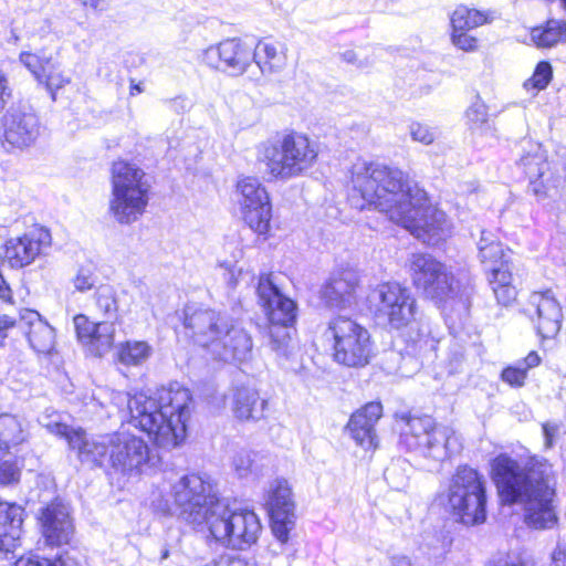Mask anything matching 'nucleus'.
<instances>
[{"label": "nucleus", "instance_id": "bb28decb", "mask_svg": "<svg viewBox=\"0 0 566 566\" xmlns=\"http://www.w3.org/2000/svg\"><path fill=\"white\" fill-rule=\"evenodd\" d=\"M39 422L50 433L66 440L69 448L76 452L81 460V452L84 450L88 434L81 427H71L62 421L61 415L55 411H44L39 417Z\"/></svg>", "mask_w": 566, "mask_h": 566}, {"label": "nucleus", "instance_id": "37998d69", "mask_svg": "<svg viewBox=\"0 0 566 566\" xmlns=\"http://www.w3.org/2000/svg\"><path fill=\"white\" fill-rule=\"evenodd\" d=\"M51 57H40L30 52H22L20 54L21 63L34 75L39 81H43V72L50 67Z\"/></svg>", "mask_w": 566, "mask_h": 566}, {"label": "nucleus", "instance_id": "ddd939ff", "mask_svg": "<svg viewBox=\"0 0 566 566\" xmlns=\"http://www.w3.org/2000/svg\"><path fill=\"white\" fill-rule=\"evenodd\" d=\"M479 258L488 272L489 284L499 304L509 306L517 296L513 284L512 252L505 250L502 243L490 231H481L478 242Z\"/></svg>", "mask_w": 566, "mask_h": 566}, {"label": "nucleus", "instance_id": "423d86ee", "mask_svg": "<svg viewBox=\"0 0 566 566\" xmlns=\"http://www.w3.org/2000/svg\"><path fill=\"white\" fill-rule=\"evenodd\" d=\"M108 213L119 224L136 222L146 211L150 184L136 164L118 160L111 170Z\"/></svg>", "mask_w": 566, "mask_h": 566}, {"label": "nucleus", "instance_id": "8fccbe9b", "mask_svg": "<svg viewBox=\"0 0 566 566\" xmlns=\"http://www.w3.org/2000/svg\"><path fill=\"white\" fill-rule=\"evenodd\" d=\"M409 133L412 140L423 145H430L436 139L434 129L418 122H413L409 125Z\"/></svg>", "mask_w": 566, "mask_h": 566}, {"label": "nucleus", "instance_id": "f704fd0d", "mask_svg": "<svg viewBox=\"0 0 566 566\" xmlns=\"http://www.w3.org/2000/svg\"><path fill=\"white\" fill-rule=\"evenodd\" d=\"M541 357L536 352H531L524 359L517 360L502 370L501 379L511 387H523L530 369L538 366Z\"/></svg>", "mask_w": 566, "mask_h": 566}, {"label": "nucleus", "instance_id": "6e6d98bb", "mask_svg": "<svg viewBox=\"0 0 566 566\" xmlns=\"http://www.w3.org/2000/svg\"><path fill=\"white\" fill-rule=\"evenodd\" d=\"M94 285V277L90 270L80 269L75 279L74 286L77 291L84 292L92 289Z\"/></svg>", "mask_w": 566, "mask_h": 566}, {"label": "nucleus", "instance_id": "79ce46f5", "mask_svg": "<svg viewBox=\"0 0 566 566\" xmlns=\"http://www.w3.org/2000/svg\"><path fill=\"white\" fill-rule=\"evenodd\" d=\"M253 457L255 454L248 450H240L233 454L231 468L239 478H247L255 471Z\"/></svg>", "mask_w": 566, "mask_h": 566}, {"label": "nucleus", "instance_id": "6e6552de", "mask_svg": "<svg viewBox=\"0 0 566 566\" xmlns=\"http://www.w3.org/2000/svg\"><path fill=\"white\" fill-rule=\"evenodd\" d=\"M409 271L413 286L436 304L458 306L463 313L470 308V297L460 291L450 269L429 253H413L409 259Z\"/></svg>", "mask_w": 566, "mask_h": 566}, {"label": "nucleus", "instance_id": "13d9d810", "mask_svg": "<svg viewBox=\"0 0 566 566\" xmlns=\"http://www.w3.org/2000/svg\"><path fill=\"white\" fill-rule=\"evenodd\" d=\"M552 566H566V542L558 539L551 554Z\"/></svg>", "mask_w": 566, "mask_h": 566}, {"label": "nucleus", "instance_id": "4be33fe9", "mask_svg": "<svg viewBox=\"0 0 566 566\" xmlns=\"http://www.w3.org/2000/svg\"><path fill=\"white\" fill-rule=\"evenodd\" d=\"M359 282L356 270L350 268L336 270L322 287L321 297L328 307H350L357 301Z\"/></svg>", "mask_w": 566, "mask_h": 566}, {"label": "nucleus", "instance_id": "1a4fd4ad", "mask_svg": "<svg viewBox=\"0 0 566 566\" xmlns=\"http://www.w3.org/2000/svg\"><path fill=\"white\" fill-rule=\"evenodd\" d=\"M318 151L315 140L292 130L264 147L263 161L273 178L289 180L307 172L316 164Z\"/></svg>", "mask_w": 566, "mask_h": 566}, {"label": "nucleus", "instance_id": "a211bd4d", "mask_svg": "<svg viewBox=\"0 0 566 566\" xmlns=\"http://www.w3.org/2000/svg\"><path fill=\"white\" fill-rule=\"evenodd\" d=\"M201 59L211 69L230 76H240L253 62L252 45L238 38L227 39L206 49Z\"/></svg>", "mask_w": 566, "mask_h": 566}, {"label": "nucleus", "instance_id": "7ed1b4c3", "mask_svg": "<svg viewBox=\"0 0 566 566\" xmlns=\"http://www.w3.org/2000/svg\"><path fill=\"white\" fill-rule=\"evenodd\" d=\"M117 398L127 403L129 423L145 432L157 447L172 449L184 441L192 403L188 388L171 382L154 396L118 394Z\"/></svg>", "mask_w": 566, "mask_h": 566}, {"label": "nucleus", "instance_id": "473e14b6", "mask_svg": "<svg viewBox=\"0 0 566 566\" xmlns=\"http://www.w3.org/2000/svg\"><path fill=\"white\" fill-rule=\"evenodd\" d=\"M494 11H480L465 6L457 7L450 15L451 29L472 30L494 20Z\"/></svg>", "mask_w": 566, "mask_h": 566}, {"label": "nucleus", "instance_id": "f8f14e48", "mask_svg": "<svg viewBox=\"0 0 566 566\" xmlns=\"http://www.w3.org/2000/svg\"><path fill=\"white\" fill-rule=\"evenodd\" d=\"M256 293L270 324L271 348L277 355L289 357L292 353L291 327L297 318V305L280 291L270 275L260 276Z\"/></svg>", "mask_w": 566, "mask_h": 566}, {"label": "nucleus", "instance_id": "de8ad7c7", "mask_svg": "<svg viewBox=\"0 0 566 566\" xmlns=\"http://www.w3.org/2000/svg\"><path fill=\"white\" fill-rule=\"evenodd\" d=\"M271 527L274 536L282 543L285 544L289 541V533L294 525V516H285L276 518L270 516Z\"/></svg>", "mask_w": 566, "mask_h": 566}, {"label": "nucleus", "instance_id": "e2e57ef3", "mask_svg": "<svg viewBox=\"0 0 566 566\" xmlns=\"http://www.w3.org/2000/svg\"><path fill=\"white\" fill-rule=\"evenodd\" d=\"M84 7L95 11H104L107 7L106 0H81Z\"/></svg>", "mask_w": 566, "mask_h": 566}, {"label": "nucleus", "instance_id": "c9c22d12", "mask_svg": "<svg viewBox=\"0 0 566 566\" xmlns=\"http://www.w3.org/2000/svg\"><path fill=\"white\" fill-rule=\"evenodd\" d=\"M153 354V348L147 342L127 340L119 345L117 356L119 363L126 366H139Z\"/></svg>", "mask_w": 566, "mask_h": 566}, {"label": "nucleus", "instance_id": "6ab92c4d", "mask_svg": "<svg viewBox=\"0 0 566 566\" xmlns=\"http://www.w3.org/2000/svg\"><path fill=\"white\" fill-rule=\"evenodd\" d=\"M51 244L50 231L35 228L22 235L9 238L3 245L2 260L11 269H23L45 254Z\"/></svg>", "mask_w": 566, "mask_h": 566}, {"label": "nucleus", "instance_id": "72a5a7b5", "mask_svg": "<svg viewBox=\"0 0 566 566\" xmlns=\"http://www.w3.org/2000/svg\"><path fill=\"white\" fill-rule=\"evenodd\" d=\"M531 38L538 48H552L564 43L566 42V22L548 20L544 27L534 28Z\"/></svg>", "mask_w": 566, "mask_h": 566}, {"label": "nucleus", "instance_id": "0eeeda50", "mask_svg": "<svg viewBox=\"0 0 566 566\" xmlns=\"http://www.w3.org/2000/svg\"><path fill=\"white\" fill-rule=\"evenodd\" d=\"M397 426L400 443L424 458L443 462L462 450L459 434L451 427L437 424L430 416L402 415Z\"/></svg>", "mask_w": 566, "mask_h": 566}, {"label": "nucleus", "instance_id": "2eb2a0df", "mask_svg": "<svg viewBox=\"0 0 566 566\" xmlns=\"http://www.w3.org/2000/svg\"><path fill=\"white\" fill-rule=\"evenodd\" d=\"M367 301L375 317L391 328H403L416 319L417 300L408 287L397 282L378 284Z\"/></svg>", "mask_w": 566, "mask_h": 566}, {"label": "nucleus", "instance_id": "f3484780", "mask_svg": "<svg viewBox=\"0 0 566 566\" xmlns=\"http://www.w3.org/2000/svg\"><path fill=\"white\" fill-rule=\"evenodd\" d=\"M244 222L258 234L270 231L272 206L265 187L255 177H243L237 184Z\"/></svg>", "mask_w": 566, "mask_h": 566}, {"label": "nucleus", "instance_id": "c85d7f7f", "mask_svg": "<svg viewBox=\"0 0 566 566\" xmlns=\"http://www.w3.org/2000/svg\"><path fill=\"white\" fill-rule=\"evenodd\" d=\"M518 166L523 168L525 175L533 185V191L536 195L543 193L545 196H551L548 193L549 188L544 181L537 184V180L543 178L548 169V163L546 161L545 155L539 145L530 144L526 154L520 158Z\"/></svg>", "mask_w": 566, "mask_h": 566}, {"label": "nucleus", "instance_id": "dca6fc26", "mask_svg": "<svg viewBox=\"0 0 566 566\" xmlns=\"http://www.w3.org/2000/svg\"><path fill=\"white\" fill-rule=\"evenodd\" d=\"M327 333L334 340V359L348 367H361L373 356L369 332L357 322L338 316L329 322Z\"/></svg>", "mask_w": 566, "mask_h": 566}, {"label": "nucleus", "instance_id": "9b49d317", "mask_svg": "<svg viewBox=\"0 0 566 566\" xmlns=\"http://www.w3.org/2000/svg\"><path fill=\"white\" fill-rule=\"evenodd\" d=\"M205 530L223 547L245 549L258 541L262 526L254 511L232 507L222 500L221 503L214 504L210 517L205 523Z\"/></svg>", "mask_w": 566, "mask_h": 566}, {"label": "nucleus", "instance_id": "c756f323", "mask_svg": "<svg viewBox=\"0 0 566 566\" xmlns=\"http://www.w3.org/2000/svg\"><path fill=\"white\" fill-rule=\"evenodd\" d=\"M265 507L270 516L282 518L294 516V501L289 482L284 479L274 480L268 490Z\"/></svg>", "mask_w": 566, "mask_h": 566}, {"label": "nucleus", "instance_id": "49530a36", "mask_svg": "<svg viewBox=\"0 0 566 566\" xmlns=\"http://www.w3.org/2000/svg\"><path fill=\"white\" fill-rule=\"evenodd\" d=\"M77 339L86 346L92 342V336L98 327V323L91 322L85 315H76L73 319Z\"/></svg>", "mask_w": 566, "mask_h": 566}, {"label": "nucleus", "instance_id": "f03ea898", "mask_svg": "<svg viewBox=\"0 0 566 566\" xmlns=\"http://www.w3.org/2000/svg\"><path fill=\"white\" fill-rule=\"evenodd\" d=\"M492 472L502 501L523 504L527 526L546 530L557 523L555 479L549 463L536 460L524 468L507 454H500L492 462Z\"/></svg>", "mask_w": 566, "mask_h": 566}, {"label": "nucleus", "instance_id": "052dcab7", "mask_svg": "<svg viewBox=\"0 0 566 566\" xmlns=\"http://www.w3.org/2000/svg\"><path fill=\"white\" fill-rule=\"evenodd\" d=\"M19 319H15L9 315L0 316V345H2L4 338L8 336L9 329L18 326Z\"/></svg>", "mask_w": 566, "mask_h": 566}, {"label": "nucleus", "instance_id": "4468645a", "mask_svg": "<svg viewBox=\"0 0 566 566\" xmlns=\"http://www.w3.org/2000/svg\"><path fill=\"white\" fill-rule=\"evenodd\" d=\"M171 496L179 516L197 531H205L214 504L222 501L210 482L197 474L180 478L171 488Z\"/></svg>", "mask_w": 566, "mask_h": 566}, {"label": "nucleus", "instance_id": "bf43d9fd", "mask_svg": "<svg viewBox=\"0 0 566 566\" xmlns=\"http://www.w3.org/2000/svg\"><path fill=\"white\" fill-rule=\"evenodd\" d=\"M559 432V426L555 422H546L543 424V433L545 438V446L552 447L554 444L555 438Z\"/></svg>", "mask_w": 566, "mask_h": 566}, {"label": "nucleus", "instance_id": "09e8293b", "mask_svg": "<svg viewBox=\"0 0 566 566\" xmlns=\"http://www.w3.org/2000/svg\"><path fill=\"white\" fill-rule=\"evenodd\" d=\"M451 42L459 50L473 52L478 50V39L470 35L465 30L452 29Z\"/></svg>", "mask_w": 566, "mask_h": 566}, {"label": "nucleus", "instance_id": "69168bd1", "mask_svg": "<svg viewBox=\"0 0 566 566\" xmlns=\"http://www.w3.org/2000/svg\"><path fill=\"white\" fill-rule=\"evenodd\" d=\"M143 92V87L140 83H135L133 80L130 81V95H136Z\"/></svg>", "mask_w": 566, "mask_h": 566}, {"label": "nucleus", "instance_id": "e433bc0d", "mask_svg": "<svg viewBox=\"0 0 566 566\" xmlns=\"http://www.w3.org/2000/svg\"><path fill=\"white\" fill-rule=\"evenodd\" d=\"M115 339V326L113 323L102 322L92 336V342L86 345L90 353L95 356H103L113 347Z\"/></svg>", "mask_w": 566, "mask_h": 566}, {"label": "nucleus", "instance_id": "0e129e2a", "mask_svg": "<svg viewBox=\"0 0 566 566\" xmlns=\"http://www.w3.org/2000/svg\"><path fill=\"white\" fill-rule=\"evenodd\" d=\"M10 294V289L2 275H0V297L6 298Z\"/></svg>", "mask_w": 566, "mask_h": 566}, {"label": "nucleus", "instance_id": "603ef678", "mask_svg": "<svg viewBox=\"0 0 566 566\" xmlns=\"http://www.w3.org/2000/svg\"><path fill=\"white\" fill-rule=\"evenodd\" d=\"M20 474V468L14 462L3 461L0 463V484L9 485L17 483Z\"/></svg>", "mask_w": 566, "mask_h": 566}, {"label": "nucleus", "instance_id": "39448f33", "mask_svg": "<svg viewBox=\"0 0 566 566\" xmlns=\"http://www.w3.org/2000/svg\"><path fill=\"white\" fill-rule=\"evenodd\" d=\"M148 444L128 431L112 434L88 436L81 462L92 465H103L108 461L111 467L123 474H139L145 468L154 465Z\"/></svg>", "mask_w": 566, "mask_h": 566}, {"label": "nucleus", "instance_id": "7c9ffc66", "mask_svg": "<svg viewBox=\"0 0 566 566\" xmlns=\"http://www.w3.org/2000/svg\"><path fill=\"white\" fill-rule=\"evenodd\" d=\"M253 62L258 65L261 74L270 75L283 70L286 56L276 43L259 41L252 45Z\"/></svg>", "mask_w": 566, "mask_h": 566}, {"label": "nucleus", "instance_id": "58836bf2", "mask_svg": "<svg viewBox=\"0 0 566 566\" xmlns=\"http://www.w3.org/2000/svg\"><path fill=\"white\" fill-rule=\"evenodd\" d=\"M95 305L99 313L106 317H116L118 312V303L116 291L109 285L99 286L95 294Z\"/></svg>", "mask_w": 566, "mask_h": 566}, {"label": "nucleus", "instance_id": "a18cd8bd", "mask_svg": "<svg viewBox=\"0 0 566 566\" xmlns=\"http://www.w3.org/2000/svg\"><path fill=\"white\" fill-rule=\"evenodd\" d=\"M552 74L553 71L551 64L545 61L539 62L534 71L533 76L524 83V86L526 88L532 86L538 91L544 90L552 80Z\"/></svg>", "mask_w": 566, "mask_h": 566}, {"label": "nucleus", "instance_id": "c03bdc74", "mask_svg": "<svg viewBox=\"0 0 566 566\" xmlns=\"http://www.w3.org/2000/svg\"><path fill=\"white\" fill-rule=\"evenodd\" d=\"M15 566H77V564L69 555H60L53 560L40 556L19 558Z\"/></svg>", "mask_w": 566, "mask_h": 566}, {"label": "nucleus", "instance_id": "ea45409f", "mask_svg": "<svg viewBox=\"0 0 566 566\" xmlns=\"http://www.w3.org/2000/svg\"><path fill=\"white\" fill-rule=\"evenodd\" d=\"M220 268L223 270V277L230 287H237L243 283L249 285L254 280L253 274L249 270H244L238 262L233 264L222 262Z\"/></svg>", "mask_w": 566, "mask_h": 566}, {"label": "nucleus", "instance_id": "20e7f679", "mask_svg": "<svg viewBox=\"0 0 566 566\" xmlns=\"http://www.w3.org/2000/svg\"><path fill=\"white\" fill-rule=\"evenodd\" d=\"M184 325L198 345L226 363L244 361L251 357L253 343L250 334L234 324L227 314L214 310L187 306Z\"/></svg>", "mask_w": 566, "mask_h": 566}, {"label": "nucleus", "instance_id": "412c9836", "mask_svg": "<svg viewBox=\"0 0 566 566\" xmlns=\"http://www.w3.org/2000/svg\"><path fill=\"white\" fill-rule=\"evenodd\" d=\"M524 312L542 338H552L559 332L563 311L551 290L532 293Z\"/></svg>", "mask_w": 566, "mask_h": 566}, {"label": "nucleus", "instance_id": "aec40b11", "mask_svg": "<svg viewBox=\"0 0 566 566\" xmlns=\"http://www.w3.org/2000/svg\"><path fill=\"white\" fill-rule=\"evenodd\" d=\"M3 140L12 148L32 146L40 136L41 125L31 107L22 104L10 106L2 116Z\"/></svg>", "mask_w": 566, "mask_h": 566}, {"label": "nucleus", "instance_id": "cd10ccee", "mask_svg": "<svg viewBox=\"0 0 566 566\" xmlns=\"http://www.w3.org/2000/svg\"><path fill=\"white\" fill-rule=\"evenodd\" d=\"M268 401L260 397L259 391L252 387L242 386L234 390L232 409L240 420H260L264 416Z\"/></svg>", "mask_w": 566, "mask_h": 566}, {"label": "nucleus", "instance_id": "3c124183", "mask_svg": "<svg viewBox=\"0 0 566 566\" xmlns=\"http://www.w3.org/2000/svg\"><path fill=\"white\" fill-rule=\"evenodd\" d=\"M486 566H536V564L526 556L506 555L490 560Z\"/></svg>", "mask_w": 566, "mask_h": 566}, {"label": "nucleus", "instance_id": "b1692460", "mask_svg": "<svg viewBox=\"0 0 566 566\" xmlns=\"http://www.w3.org/2000/svg\"><path fill=\"white\" fill-rule=\"evenodd\" d=\"M41 523L49 545L61 546L71 541L74 526L65 504L53 502L48 505L42 512Z\"/></svg>", "mask_w": 566, "mask_h": 566}, {"label": "nucleus", "instance_id": "680f3d73", "mask_svg": "<svg viewBox=\"0 0 566 566\" xmlns=\"http://www.w3.org/2000/svg\"><path fill=\"white\" fill-rule=\"evenodd\" d=\"M342 59L346 63L354 64L359 69H365L371 64L367 59L359 60L357 53L354 50H347V51L343 52Z\"/></svg>", "mask_w": 566, "mask_h": 566}, {"label": "nucleus", "instance_id": "774afa93", "mask_svg": "<svg viewBox=\"0 0 566 566\" xmlns=\"http://www.w3.org/2000/svg\"><path fill=\"white\" fill-rule=\"evenodd\" d=\"M20 40L19 35L15 33L14 30L11 31V38H10V41H12L14 44L18 43V41Z\"/></svg>", "mask_w": 566, "mask_h": 566}, {"label": "nucleus", "instance_id": "864d4df0", "mask_svg": "<svg viewBox=\"0 0 566 566\" xmlns=\"http://www.w3.org/2000/svg\"><path fill=\"white\" fill-rule=\"evenodd\" d=\"M400 465L399 463H391L390 467H388L385 472V479L387 482L394 488V489H401L405 486L407 478L405 475L398 476Z\"/></svg>", "mask_w": 566, "mask_h": 566}, {"label": "nucleus", "instance_id": "f257e3e1", "mask_svg": "<svg viewBox=\"0 0 566 566\" xmlns=\"http://www.w3.org/2000/svg\"><path fill=\"white\" fill-rule=\"evenodd\" d=\"M350 205L359 210L374 207L428 245H437L451 233L446 213L429 205L424 190L397 167L357 161L350 169Z\"/></svg>", "mask_w": 566, "mask_h": 566}, {"label": "nucleus", "instance_id": "338daca9", "mask_svg": "<svg viewBox=\"0 0 566 566\" xmlns=\"http://www.w3.org/2000/svg\"><path fill=\"white\" fill-rule=\"evenodd\" d=\"M423 342L426 345L430 346L431 350H436V346H437L438 342H436L434 339H424Z\"/></svg>", "mask_w": 566, "mask_h": 566}, {"label": "nucleus", "instance_id": "4d7b16f0", "mask_svg": "<svg viewBox=\"0 0 566 566\" xmlns=\"http://www.w3.org/2000/svg\"><path fill=\"white\" fill-rule=\"evenodd\" d=\"M464 360V349L463 346L454 343L450 349L449 353V364H450V371L455 373L460 368Z\"/></svg>", "mask_w": 566, "mask_h": 566}, {"label": "nucleus", "instance_id": "393cba45", "mask_svg": "<svg viewBox=\"0 0 566 566\" xmlns=\"http://www.w3.org/2000/svg\"><path fill=\"white\" fill-rule=\"evenodd\" d=\"M18 327L27 335L30 346L38 354H50L55 344L54 329L33 310H23Z\"/></svg>", "mask_w": 566, "mask_h": 566}, {"label": "nucleus", "instance_id": "4c0bfd02", "mask_svg": "<svg viewBox=\"0 0 566 566\" xmlns=\"http://www.w3.org/2000/svg\"><path fill=\"white\" fill-rule=\"evenodd\" d=\"M468 125L474 134H491L492 125L489 120L488 106L483 101L476 98L467 109Z\"/></svg>", "mask_w": 566, "mask_h": 566}, {"label": "nucleus", "instance_id": "a19ab883", "mask_svg": "<svg viewBox=\"0 0 566 566\" xmlns=\"http://www.w3.org/2000/svg\"><path fill=\"white\" fill-rule=\"evenodd\" d=\"M70 82V78L64 76L60 71L59 65L51 60L50 67L43 72V83L46 90L51 93L52 99H55V92Z\"/></svg>", "mask_w": 566, "mask_h": 566}, {"label": "nucleus", "instance_id": "5701e85b", "mask_svg": "<svg viewBox=\"0 0 566 566\" xmlns=\"http://www.w3.org/2000/svg\"><path fill=\"white\" fill-rule=\"evenodd\" d=\"M382 415V406L371 401L355 411L347 423V429L355 442L365 450L377 448L378 440L375 430L377 421Z\"/></svg>", "mask_w": 566, "mask_h": 566}, {"label": "nucleus", "instance_id": "9d476101", "mask_svg": "<svg viewBox=\"0 0 566 566\" xmlns=\"http://www.w3.org/2000/svg\"><path fill=\"white\" fill-rule=\"evenodd\" d=\"M485 484L484 476L476 469L459 465L441 499H446L447 509L461 523L481 524L486 518Z\"/></svg>", "mask_w": 566, "mask_h": 566}, {"label": "nucleus", "instance_id": "5fc2aeb1", "mask_svg": "<svg viewBox=\"0 0 566 566\" xmlns=\"http://www.w3.org/2000/svg\"><path fill=\"white\" fill-rule=\"evenodd\" d=\"M205 566H256V564L243 558L221 555L217 559L207 563Z\"/></svg>", "mask_w": 566, "mask_h": 566}, {"label": "nucleus", "instance_id": "2f4dec72", "mask_svg": "<svg viewBox=\"0 0 566 566\" xmlns=\"http://www.w3.org/2000/svg\"><path fill=\"white\" fill-rule=\"evenodd\" d=\"M28 436L25 424L17 416L0 415V455L25 442Z\"/></svg>", "mask_w": 566, "mask_h": 566}, {"label": "nucleus", "instance_id": "a878e982", "mask_svg": "<svg viewBox=\"0 0 566 566\" xmlns=\"http://www.w3.org/2000/svg\"><path fill=\"white\" fill-rule=\"evenodd\" d=\"M20 505L0 502V552H12L20 541L23 523Z\"/></svg>", "mask_w": 566, "mask_h": 566}]
</instances>
